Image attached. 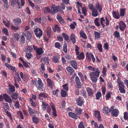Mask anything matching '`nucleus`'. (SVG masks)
I'll return each instance as SVG.
<instances>
[{
    "instance_id": "f257e3e1",
    "label": "nucleus",
    "mask_w": 128,
    "mask_h": 128,
    "mask_svg": "<svg viewBox=\"0 0 128 128\" xmlns=\"http://www.w3.org/2000/svg\"><path fill=\"white\" fill-rule=\"evenodd\" d=\"M75 110L76 114L72 112H70L68 113V115L69 116L75 120L78 118H80V117L78 115H80L82 114V110L79 108L77 107L75 109Z\"/></svg>"
},
{
    "instance_id": "f03ea898",
    "label": "nucleus",
    "mask_w": 128,
    "mask_h": 128,
    "mask_svg": "<svg viewBox=\"0 0 128 128\" xmlns=\"http://www.w3.org/2000/svg\"><path fill=\"white\" fill-rule=\"evenodd\" d=\"M96 71L91 72L89 75L90 76L91 80L94 83L96 82L98 80V78L99 76L100 72L99 69H96Z\"/></svg>"
},
{
    "instance_id": "7ed1b4c3",
    "label": "nucleus",
    "mask_w": 128,
    "mask_h": 128,
    "mask_svg": "<svg viewBox=\"0 0 128 128\" xmlns=\"http://www.w3.org/2000/svg\"><path fill=\"white\" fill-rule=\"evenodd\" d=\"M33 84L35 85L37 89L41 91H43L44 88V84L40 78H38V80H32Z\"/></svg>"
},
{
    "instance_id": "20e7f679",
    "label": "nucleus",
    "mask_w": 128,
    "mask_h": 128,
    "mask_svg": "<svg viewBox=\"0 0 128 128\" xmlns=\"http://www.w3.org/2000/svg\"><path fill=\"white\" fill-rule=\"evenodd\" d=\"M75 51L76 55H78L77 56V58L80 60H83L84 58V52H82L79 54V50L80 49L77 45L75 46Z\"/></svg>"
},
{
    "instance_id": "39448f33",
    "label": "nucleus",
    "mask_w": 128,
    "mask_h": 128,
    "mask_svg": "<svg viewBox=\"0 0 128 128\" xmlns=\"http://www.w3.org/2000/svg\"><path fill=\"white\" fill-rule=\"evenodd\" d=\"M114 106H112L109 110V112L113 116L116 117L118 116L119 114V111L117 109H114Z\"/></svg>"
},
{
    "instance_id": "423d86ee",
    "label": "nucleus",
    "mask_w": 128,
    "mask_h": 128,
    "mask_svg": "<svg viewBox=\"0 0 128 128\" xmlns=\"http://www.w3.org/2000/svg\"><path fill=\"white\" fill-rule=\"evenodd\" d=\"M52 12L53 14H55L56 12L59 11L61 12H62V13H64V11L62 10H61V7L60 6H55V4H53L52 5Z\"/></svg>"
},
{
    "instance_id": "0eeeda50",
    "label": "nucleus",
    "mask_w": 128,
    "mask_h": 128,
    "mask_svg": "<svg viewBox=\"0 0 128 128\" xmlns=\"http://www.w3.org/2000/svg\"><path fill=\"white\" fill-rule=\"evenodd\" d=\"M34 34L37 38H40L42 34V32L41 30L39 28H36L34 31Z\"/></svg>"
},
{
    "instance_id": "6e6552de",
    "label": "nucleus",
    "mask_w": 128,
    "mask_h": 128,
    "mask_svg": "<svg viewBox=\"0 0 128 128\" xmlns=\"http://www.w3.org/2000/svg\"><path fill=\"white\" fill-rule=\"evenodd\" d=\"M76 101L77 105L80 106H82L84 102V99L81 97H79L76 99Z\"/></svg>"
},
{
    "instance_id": "1a4fd4ad",
    "label": "nucleus",
    "mask_w": 128,
    "mask_h": 128,
    "mask_svg": "<svg viewBox=\"0 0 128 128\" xmlns=\"http://www.w3.org/2000/svg\"><path fill=\"white\" fill-rule=\"evenodd\" d=\"M48 94L46 93H40L39 94L38 98L39 99L45 101L46 99H47Z\"/></svg>"
},
{
    "instance_id": "9d476101",
    "label": "nucleus",
    "mask_w": 128,
    "mask_h": 128,
    "mask_svg": "<svg viewBox=\"0 0 128 128\" xmlns=\"http://www.w3.org/2000/svg\"><path fill=\"white\" fill-rule=\"evenodd\" d=\"M94 117L97 119L98 121L99 122H102V119L100 112L98 110H96L94 111Z\"/></svg>"
},
{
    "instance_id": "9b49d317",
    "label": "nucleus",
    "mask_w": 128,
    "mask_h": 128,
    "mask_svg": "<svg viewBox=\"0 0 128 128\" xmlns=\"http://www.w3.org/2000/svg\"><path fill=\"white\" fill-rule=\"evenodd\" d=\"M126 26L123 21H120L119 23V27L121 31H124L126 28Z\"/></svg>"
},
{
    "instance_id": "f8f14e48",
    "label": "nucleus",
    "mask_w": 128,
    "mask_h": 128,
    "mask_svg": "<svg viewBox=\"0 0 128 128\" xmlns=\"http://www.w3.org/2000/svg\"><path fill=\"white\" fill-rule=\"evenodd\" d=\"M3 99L9 103H11L12 102V100L10 98V97L6 93L4 94L3 95Z\"/></svg>"
},
{
    "instance_id": "ddd939ff",
    "label": "nucleus",
    "mask_w": 128,
    "mask_h": 128,
    "mask_svg": "<svg viewBox=\"0 0 128 128\" xmlns=\"http://www.w3.org/2000/svg\"><path fill=\"white\" fill-rule=\"evenodd\" d=\"M11 4L12 6H14L16 5V4H17L18 6V8H22L20 4V2L19 0H11Z\"/></svg>"
},
{
    "instance_id": "4468645a",
    "label": "nucleus",
    "mask_w": 128,
    "mask_h": 128,
    "mask_svg": "<svg viewBox=\"0 0 128 128\" xmlns=\"http://www.w3.org/2000/svg\"><path fill=\"white\" fill-rule=\"evenodd\" d=\"M66 69L68 72V74L70 76L72 74L75 72L74 70L70 66H67L66 68Z\"/></svg>"
},
{
    "instance_id": "2eb2a0df",
    "label": "nucleus",
    "mask_w": 128,
    "mask_h": 128,
    "mask_svg": "<svg viewBox=\"0 0 128 128\" xmlns=\"http://www.w3.org/2000/svg\"><path fill=\"white\" fill-rule=\"evenodd\" d=\"M9 88L8 90V93L9 94H11L15 91V88L14 86L12 85H9Z\"/></svg>"
},
{
    "instance_id": "dca6fc26",
    "label": "nucleus",
    "mask_w": 128,
    "mask_h": 128,
    "mask_svg": "<svg viewBox=\"0 0 128 128\" xmlns=\"http://www.w3.org/2000/svg\"><path fill=\"white\" fill-rule=\"evenodd\" d=\"M75 82H76L77 87L78 88H80L81 87L82 84L80 82V79L79 77L76 76L75 77Z\"/></svg>"
},
{
    "instance_id": "f3484780",
    "label": "nucleus",
    "mask_w": 128,
    "mask_h": 128,
    "mask_svg": "<svg viewBox=\"0 0 128 128\" xmlns=\"http://www.w3.org/2000/svg\"><path fill=\"white\" fill-rule=\"evenodd\" d=\"M46 80L48 86H49L51 89H52L54 84L53 82L48 78H47Z\"/></svg>"
},
{
    "instance_id": "a211bd4d",
    "label": "nucleus",
    "mask_w": 128,
    "mask_h": 128,
    "mask_svg": "<svg viewBox=\"0 0 128 128\" xmlns=\"http://www.w3.org/2000/svg\"><path fill=\"white\" fill-rule=\"evenodd\" d=\"M60 58V56L57 54L55 55L54 56L52 60V62L56 63L59 62V59Z\"/></svg>"
},
{
    "instance_id": "6ab92c4d",
    "label": "nucleus",
    "mask_w": 128,
    "mask_h": 128,
    "mask_svg": "<svg viewBox=\"0 0 128 128\" xmlns=\"http://www.w3.org/2000/svg\"><path fill=\"white\" fill-rule=\"evenodd\" d=\"M86 89L88 96L90 97L92 96L94 94V91L92 90L91 88L89 87L87 88Z\"/></svg>"
},
{
    "instance_id": "aec40b11",
    "label": "nucleus",
    "mask_w": 128,
    "mask_h": 128,
    "mask_svg": "<svg viewBox=\"0 0 128 128\" xmlns=\"http://www.w3.org/2000/svg\"><path fill=\"white\" fill-rule=\"evenodd\" d=\"M16 26H20L21 23V19L20 18H18L16 19H14L13 20Z\"/></svg>"
},
{
    "instance_id": "412c9836",
    "label": "nucleus",
    "mask_w": 128,
    "mask_h": 128,
    "mask_svg": "<svg viewBox=\"0 0 128 128\" xmlns=\"http://www.w3.org/2000/svg\"><path fill=\"white\" fill-rule=\"evenodd\" d=\"M28 110L29 112V114L30 116H32L34 113H36L37 111L36 110H35L34 109V110L30 107L28 106Z\"/></svg>"
},
{
    "instance_id": "4be33fe9",
    "label": "nucleus",
    "mask_w": 128,
    "mask_h": 128,
    "mask_svg": "<svg viewBox=\"0 0 128 128\" xmlns=\"http://www.w3.org/2000/svg\"><path fill=\"white\" fill-rule=\"evenodd\" d=\"M70 63L74 69L76 70L77 68V62L75 60H72L70 61Z\"/></svg>"
},
{
    "instance_id": "5701e85b",
    "label": "nucleus",
    "mask_w": 128,
    "mask_h": 128,
    "mask_svg": "<svg viewBox=\"0 0 128 128\" xmlns=\"http://www.w3.org/2000/svg\"><path fill=\"white\" fill-rule=\"evenodd\" d=\"M80 34L81 37L84 39H86L87 38V36L86 34L84 32V31H80Z\"/></svg>"
},
{
    "instance_id": "b1692460",
    "label": "nucleus",
    "mask_w": 128,
    "mask_h": 128,
    "mask_svg": "<svg viewBox=\"0 0 128 128\" xmlns=\"http://www.w3.org/2000/svg\"><path fill=\"white\" fill-rule=\"evenodd\" d=\"M112 14L113 17L115 18L118 19L120 17L119 12H118L113 11Z\"/></svg>"
},
{
    "instance_id": "393cba45",
    "label": "nucleus",
    "mask_w": 128,
    "mask_h": 128,
    "mask_svg": "<svg viewBox=\"0 0 128 128\" xmlns=\"http://www.w3.org/2000/svg\"><path fill=\"white\" fill-rule=\"evenodd\" d=\"M42 107L43 110L44 111L46 109V108L49 106L48 104L46 103L44 101H42Z\"/></svg>"
},
{
    "instance_id": "a878e982",
    "label": "nucleus",
    "mask_w": 128,
    "mask_h": 128,
    "mask_svg": "<svg viewBox=\"0 0 128 128\" xmlns=\"http://www.w3.org/2000/svg\"><path fill=\"white\" fill-rule=\"evenodd\" d=\"M5 65L9 69H10L11 70L13 71H15L16 70V68L15 67L12 66L8 63H6Z\"/></svg>"
},
{
    "instance_id": "bb28decb",
    "label": "nucleus",
    "mask_w": 128,
    "mask_h": 128,
    "mask_svg": "<svg viewBox=\"0 0 128 128\" xmlns=\"http://www.w3.org/2000/svg\"><path fill=\"white\" fill-rule=\"evenodd\" d=\"M25 36L27 39L30 40L32 37V35L30 32L29 31H27L25 34Z\"/></svg>"
},
{
    "instance_id": "cd10ccee",
    "label": "nucleus",
    "mask_w": 128,
    "mask_h": 128,
    "mask_svg": "<svg viewBox=\"0 0 128 128\" xmlns=\"http://www.w3.org/2000/svg\"><path fill=\"white\" fill-rule=\"evenodd\" d=\"M13 99L16 100L18 98V94L16 92H13L11 94H10Z\"/></svg>"
},
{
    "instance_id": "c85d7f7f",
    "label": "nucleus",
    "mask_w": 128,
    "mask_h": 128,
    "mask_svg": "<svg viewBox=\"0 0 128 128\" xmlns=\"http://www.w3.org/2000/svg\"><path fill=\"white\" fill-rule=\"evenodd\" d=\"M96 8L100 12H101L102 9V6L98 2L96 3Z\"/></svg>"
},
{
    "instance_id": "c756f323",
    "label": "nucleus",
    "mask_w": 128,
    "mask_h": 128,
    "mask_svg": "<svg viewBox=\"0 0 128 128\" xmlns=\"http://www.w3.org/2000/svg\"><path fill=\"white\" fill-rule=\"evenodd\" d=\"M117 82L118 83L119 88H125L124 85L121 80L118 81Z\"/></svg>"
},
{
    "instance_id": "7c9ffc66",
    "label": "nucleus",
    "mask_w": 128,
    "mask_h": 128,
    "mask_svg": "<svg viewBox=\"0 0 128 128\" xmlns=\"http://www.w3.org/2000/svg\"><path fill=\"white\" fill-rule=\"evenodd\" d=\"M57 18L59 22L61 24H64V19L60 16H58Z\"/></svg>"
},
{
    "instance_id": "2f4dec72",
    "label": "nucleus",
    "mask_w": 128,
    "mask_h": 128,
    "mask_svg": "<svg viewBox=\"0 0 128 128\" xmlns=\"http://www.w3.org/2000/svg\"><path fill=\"white\" fill-rule=\"evenodd\" d=\"M15 72V75L16 76L14 78L15 80L19 82L20 81H21V79L19 76V74L17 73L16 71Z\"/></svg>"
},
{
    "instance_id": "473e14b6",
    "label": "nucleus",
    "mask_w": 128,
    "mask_h": 128,
    "mask_svg": "<svg viewBox=\"0 0 128 128\" xmlns=\"http://www.w3.org/2000/svg\"><path fill=\"white\" fill-rule=\"evenodd\" d=\"M92 14L93 16L96 17L98 15V13L96 10L94 9L92 10Z\"/></svg>"
},
{
    "instance_id": "72a5a7b5",
    "label": "nucleus",
    "mask_w": 128,
    "mask_h": 128,
    "mask_svg": "<svg viewBox=\"0 0 128 128\" xmlns=\"http://www.w3.org/2000/svg\"><path fill=\"white\" fill-rule=\"evenodd\" d=\"M99 18H96L94 20L95 24L97 27H99L100 26V24L99 22Z\"/></svg>"
},
{
    "instance_id": "f704fd0d",
    "label": "nucleus",
    "mask_w": 128,
    "mask_h": 128,
    "mask_svg": "<svg viewBox=\"0 0 128 128\" xmlns=\"http://www.w3.org/2000/svg\"><path fill=\"white\" fill-rule=\"evenodd\" d=\"M70 38L72 43L73 44H74L76 42L75 35L72 33L70 35Z\"/></svg>"
},
{
    "instance_id": "c9c22d12",
    "label": "nucleus",
    "mask_w": 128,
    "mask_h": 128,
    "mask_svg": "<svg viewBox=\"0 0 128 128\" xmlns=\"http://www.w3.org/2000/svg\"><path fill=\"white\" fill-rule=\"evenodd\" d=\"M32 50L33 48L32 46H28L26 48H25L24 51L26 52H28V51L30 52L32 51Z\"/></svg>"
},
{
    "instance_id": "e433bc0d",
    "label": "nucleus",
    "mask_w": 128,
    "mask_h": 128,
    "mask_svg": "<svg viewBox=\"0 0 128 128\" xmlns=\"http://www.w3.org/2000/svg\"><path fill=\"white\" fill-rule=\"evenodd\" d=\"M2 106L3 108L4 109V111L8 110L9 107L8 104L3 103Z\"/></svg>"
},
{
    "instance_id": "4c0bfd02",
    "label": "nucleus",
    "mask_w": 128,
    "mask_h": 128,
    "mask_svg": "<svg viewBox=\"0 0 128 128\" xmlns=\"http://www.w3.org/2000/svg\"><path fill=\"white\" fill-rule=\"evenodd\" d=\"M92 54H93L92 53L89 54L88 52L86 53V58L88 61H90L91 60V57Z\"/></svg>"
},
{
    "instance_id": "58836bf2",
    "label": "nucleus",
    "mask_w": 128,
    "mask_h": 128,
    "mask_svg": "<svg viewBox=\"0 0 128 128\" xmlns=\"http://www.w3.org/2000/svg\"><path fill=\"white\" fill-rule=\"evenodd\" d=\"M33 122L36 124H38L39 122V119L36 116H33L32 118Z\"/></svg>"
},
{
    "instance_id": "ea45409f",
    "label": "nucleus",
    "mask_w": 128,
    "mask_h": 128,
    "mask_svg": "<svg viewBox=\"0 0 128 128\" xmlns=\"http://www.w3.org/2000/svg\"><path fill=\"white\" fill-rule=\"evenodd\" d=\"M105 21V20L103 17H102L100 18V22L102 27L104 28L105 26V25L104 24L103 22Z\"/></svg>"
},
{
    "instance_id": "a19ab883",
    "label": "nucleus",
    "mask_w": 128,
    "mask_h": 128,
    "mask_svg": "<svg viewBox=\"0 0 128 128\" xmlns=\"http://www.w3.org/2000/svg\"><path fill=\"white\" fill-rule=\"evenodd\" d=\"M36 52L38 55H40L44 52V51L42 48H38L36 50Z\"/></svg>"
},
{
    "instance_id": "79ce46f5",
    "label": "nucleus",
    "mask_w": 128,
    "mask_h": 128,
    "mask_svg": "<svg viewBox=\"0 0 128 128\" xmlns=\"http://www.w3.org/2000/svg\"><path fill=\"white\" fill-rule=\"evenodd\" d=\"M94 34L95 35V37L96 39H99L100 38V34L98 32L96 31L94 32Z\"/></svg>"
},
{
    "instance_id": "37998d69",
    "label": "nucleus",
    "mask_w": 128,
    "mask_h": 128,
    "mask_svg": "<svg viewBox=\"0 0 128 128\" xmlns=\"http://www.w3.org/2000/svg\"><path fill=\"white\" fill-rule=\"evenodd\" d=\"M77 24L76 23L74 22L71 24L70 25V28L71 29L74 30L75 28V26H76Z\"/></svg>"
},
{
    "instance_id": "c03bdc74",
    "label": "nucleus",
    "mask_w": 128,
    "mask_h": 128,
    "mask_svg": "<svg viewBox=\"0 0 128 128\" xmlns=\"http://www.w3.org/2000/svg\"><path fill=\"white\" fill-rule=\"evenodd\" d=\"M112 93L110 91L108 92V93L106 95V100H108L111 97V95Z\"/></svg>"
},
{
    "instance_id": "a18cd8bd",
    "label": "nucleus",
    "mask_w": 128,
    "mask_h": 128,
    "mask_svg": "<svg viewBox=\"0 0 128 128\" xmlns=\"http://www.w3.org/2000/svg\"><path fill=\"white\" fill-rule=\"evenodd\" d=\"M61 95L62 97H66L67 95V92L64 90H62L61 92Z\"/></svg>"
},
{
    "instance_id": "49530a36",
    "label": "nucleus",
    "mask_w": 128,
    "mask_h": 128,
    "mask_svg": "<svg viewBox=\"0 0 128 128\" xmlns=\"http://www.w3.org/2000/svg\"><path fill=\"white\" fill-rule=\"evenodd\" d=\"M102 96V94L100 92H97L96 94V99L97 100H99Z\"/></svg>"
},
{
    "instance_id": "de8ad7c7",
    "label": "nucleus",
    "mask_w": 128,
    "mask_h": 128,
    "mask_svg": "<svg viewBox=\"0 0 128 128\" xmlns=\"http://www.w3.org/2000/svg\"><path fill=\"white\" fill-rule=\"evenodd\" d=\"M114 35L115 38H120V35L119 33L117 31H115L114 32Z\"/></svg>"
},
{
    "instance_id": "09e8293b",
    "label": "nucleus",
    "mask_w": 128,
    "mask_h": 128,
    "mask_svg": "<svg viewBox=\"0 0 128 128\" xmlns=\"http://www.w3.org/2000/svg\"><path fill=\"white\" fill-rule=\"evenodd\" d=\"M14 36L15 39L18 42L20 38L19 34L18 33H16L14 34Z\"/></svg>"
},
{
    "instance_id": "8fccbe9b",
    "label": "nucleus",
    "mask_w": 128,
    "mask_h": 128,
    "mask_svg": "<svg viewBox=\"0 0 128 128\" xmlns=\"http://www.w3.org/2000/svg\"><path fill=\"white\" fill-rule=\"evenodd\" d=\"M25 38L23 35H22L20 38V43L21 44H23L25 43Z\"/></svg>"
},
{
    "instance_id": "3c124183",
    "label": "nucleus",
    "mask_w": 128,
    "mask_h": 128,
    "mask_svg": "<svg viewBox=\"0 0 128 128\" xmlns=\"http://www.w3.org/2000/svg\"><path fill=\"white\" fill-rule=\"evenodd\" d=\"M54 46L55 47L58 49H60L62 46L58 42H56L54 44Z\"/></svg>"
},
{
    "instance_id": "603ef678",
    "label": "nucleus",
    "mask_w": 128,
    "mask_h": 128,
    "mask_svg": "<svg viewBox=\"0 0 128 128\" xmlns=\"http://www.w3.org/2000/svg\"><path fill=\"white\" fill-rule=\"evenodd\" d=\"M43 11L44 13L47 14L48 12H50V10L49 8L46 7L44 8Z\"/></svg>"
},
{
    "instance_id": "864d4df0",
    "label": "nucleus",
    "mask_w": 128,
    "mask_h": 128,
    "mask_svg": "<svg viewBox=\"0 0 128 128\" xmlns=\"http://www.w3.org/2000/svg\"><path fill=\"white\" fill-rule=\"evenodd\" d=\"M125 9L124 8H120V16L121 17L124 16L125 14Z\"/></svg>"
},
{
    "instance_id": "5fc2aeb1",
    "label": "nucleus",
    "mask_w": 128,
    "mask_h": 128,
    "mask_svg": "<svg viewBox=\"0 0 128 128\" xmlns=\"http://www.w3.org/2000/svg\"><path fill=\"white\" fill-rule=\"evenodd\" d=\"M63 50L64 52L66 53L67 52L66 44V42L63 44Z\"/></svg>"
},
{
    "instance_id": "6e6d98bb",
    "label": "nucleus",
    "mask_w": 128,
    "mask_h": 128,
    "mask_svg": "<svg viewBox=\"0 0 128 128\" xmlns=\"http://www.w3.org/2000/svg\"><path fill=\"white\" fill-rule=\"evenodd\" d=\"M49 59L46 56L44 57V58L43 60L45 64H49Z\"/></svg>"
},
{
    "instance_id": "4d7b16f0",
    "label": "nucleus",
    "mask_w": 128,
    "mask_h": 128,
    "mask_svg": "<svg viewBox=\"0 0 128 128\" xmlns=\"http://www.w3.org/2000/svg\"><path fill=\"white\" fill-rule=\"evenodd\" d=\"M97 48L99 51L100 52H102V45L101 44H97Z\"/></svg>"
},
{
    "instance_id": "13d9d810",
    "label": "nucleus",
    "mask_w": 128,
    "mask_h": 128,
    "mask_svg": "<svg viewBox=\"0 0 128 128\" xmlns=\"http://www.w3.org/2000/svg\"><path fill=\"white\" fill-rule=\"evenodd\" d=\"M108 107H104L103 108V112L104 114H108Z\"/></svg>"
},
{
    "instance_id": "bf43d9fd",
    "label": "nucleus",
    "mask_w": 128,
    "mask_h": 128,
    "mask_svg": "<svg viewBox=\"0 0 128 128\" xmlns=\"http://www.w3.org/2000/svg\"><path fill=\"white\" fill-rule=\"evenodd\" d=\"M63 36L64 37L65 40L66 41H68L69 40V38L68 36L65 33H63L62 34Z\"/></svg>"
},
{
    "instance_id": "052dcab7",
    "label": "nucleus",
    "mask_w": 128,
    "mask_h": 128,
    "mask_svg": "<svg viewBox=\"0 0 128 128\" xmlns=\"http://www.w3.org/2000/svg\"><path fill=\"white\" fill-rule=\"evenodd\" d=\"M4 34L5 35L7 36L9 35L8 29L5 28H4L2 30Z\"/></svg>"
},
{
    "instance_id": "680f3d73",
    "label": "nucleus",
    "mask_w": 128,
    "mask_h": 128,
    "mask_svg": "<svg viewBox=\"0 0 128 128\" xmlns=\"http://www.w3.org/2000/svg\"><path fill=\"white\" fill-rule=\"evenodd\" d=\"M51 32V29L50 28H48L47 29V30L46 31V32L47 33V35L48 37V38H50V37Z\"/></svg>"
},
{
    "instance_id": "e2e57ef3",
    "label": "nucleus",
    "mask_w": 128,
    "mask_h": 128,
    "mask_svg": "<svg viewBox=\"0 0 128 128\" xmlns=\"http://www.w3.org/2000/svg\"><path fill=\"white\" fill-rule=\"evenodd\" d=\"M59 92V90L58 89H56V90H53L52 94L54 95H56V96H58V93Z\"/></svg>"
},
{
    "instance_id": "0e129e2a",
    "label": "nucleus",
    "mask_w": 128,
    "mask_h": 128,
    "mask_svg": "<svg viewBox=\"0 0 128 128\" xmlns=\"http://www.w3.org/2000/svg\"><path fill=\"white\" fill-rule=\"evenodd\" d=\"M60 30V28L58 25H56L55 26L54 29V32H56V31L59 32Z\"/></svg>"
},
{
    "instance_id": "69168bd1",
    "label": "nucleus",
    "mask_w": 128,
    "mask_h": 128,
    "mask_svg": "<svg viewBox=\"0 0 128 128\" xmlns=\"http://www.w3.org/2000/svg\"><path fill=\"white\" fill-rule=\"evenodd\" d=\"M17 114L18 115L20 118L22 119H24V117L22 112L20 111H18L17 112Z\"/></svg>"
},
{
    "instance_id": "338daca9",
    "label": "nucleus",
    "mask_w": 128,
    "mask_h": 128,
    "mask_svg": "<svg viewBox=\"0 0 128 128\" xmlns=\"http://www.w3.org/2000/svg\"><path fill=\"white\" fill-rule=\"evenodd\" d=\"M125 88H119V90L120 92L121 93L125 94L126 93V90L125 89Z\"/></svg>"
},
{
    "instance_id": "774afa93",
    "label": "nucleus",
    "mask_w": 128,
    "mask_h": 128,
    "mask_svg": "<svg viewBox=\"0 0 128 128\" xmlns=\"http://www.w3.org/2000/svg\"><path fill=\"white\" fill-rule=\"evenodd\" d=\"M84 124L83 122L82 121L80 122L78 126V128H84Z\"/></svg>"
}]
</instances>
